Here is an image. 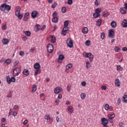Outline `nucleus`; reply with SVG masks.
I'll list each match as a JSON object with an SVG mask.
<instances>
[{
	"label": "nucleus",
	"instance_id": "obj_1",
	"mask_svg": "<svg viewBox=\"0 0 127 127\" xmlns=\"http://www.w3.org/2000/svg\"><path fill=\"white\" fill-rule=\"evenodd\" d=\"M0 9L1 11H5V10L7 11H9V10L11 9V6L7 5L6 3H3L1 5Z\"/></svg>",
	"mask_w": 127,
	"mask_h": 127
},
{
	"label": "nucleus",
	"instance_id": "obj_2",
	"mask_svg": "<svg viewBox=\"0 0 127 127\" xmlns=\"http://www.w3.org/2000/svg\"><path fill=\"white\" fill-rule=\"evenodd\" d=\"M83 57L85 58H89V60L90 62H92L93 60H94V55L92 54L91 53H87V52H83L82 54Z\"/></svg>",
	"mask_w": 127,
	"mask_h": 127
},
{
	"label": "nucleus",
	"instance_id": "obj_3",
	"mask_svg": "<svg viewBox=\"0 0 127 127\" xmlns=\"http://www.w3.org/2000/svg\"><path fill=\"white\" fill-rule=\"evenodd\" d=\"M21 72L20 67H15L12 71V74L14 76H18Z\"/></svg>",
	"mask_w": 127,
	"mask_h": 127
},
{
	"label": "nucleus",
	"instance_id": "obj_4",
	"mask_svg": "<svg viewBox=\"0 0 127 127\" xmlns=\"http://www.w3.org/2000/svg\"><path fill=\"white\" fill-rule=\"evenodd\" d=\"M6 80L7 83L8 84H10L12 82H15V78L14 77H11V78L9 77V76H7L6 77Z\"/></svg>",
	"mask_w": 127,
	"mask_h": 127
},
{
	"label": "nucleus",
	"instance_id": "obj_5",
	"mask_svg": "<svg viewBox=\"0 0 127 127\" xmlns=\"http://www.w3.org/2000/svg\"><path fill=\"white\" fill-rule=\"evenodd\" d=\"M47 49L48 52H49V53H52V52H53L54 48H53V45L52 44H49L47 46Z\"/></svg>",
	"mask_w": 127,
	"mask_h": 127
},
{
	"label": "nucleus",
	"instance_id": "obj_6",
	"mask_svg": "<svg viewBox=\"0 0 127 127\" xmlns=\"http://www.w3.org/2000/svg\"><path fill=\"white\" fill-rule=\"evenodd\" d=\"M66 43L68 47H69V48H72V47H73V41H72L71 39H67L66 40Z\"/></svg>",
	"mask_w": 127,
	"mask_h": 127
},
{
	"label": "nucleus",
	"instance_id": "obj_7",
	"mask_svg": "<svg viewBox=\"0 0 127 127\" xmlns=\"http://www.w3.org/2000/svg\"><path fill=\"white\" fill-rule=\"evenodd\" d=\"M63 91V89L60 87H56L54 89L55 94H59L61 92Z\"/></svg>",
	"mask_w": 127,
	"mask_h": 127
},
{
	"label": "nucleus",
	"instance_id": "obj_8",
	"mask_svg": "<svg viewBox=\"0 0 127 127\" xmlns=\"http://www.w3.org/2000/svg\"><path fill=\"white\" fill-rule=\"evenodd\" d=\"M66 110L68 111V114H71L74 112V107L72 106H69L66 108Z\"/></svg>",
	"mask_w": 127,
	"mask_h": 127
},
{
	"label": "nucleus",
	"instance_id": "obj_9",
	"mask_svg": "<svg viewBox=\"0 0 127 127\" xmlns=\"http://www.w3.org/2000/svg\"><path fill=\"white\" fill-rule=\"evenodd\" d=\"M31 15L32 18H36L38 16V12L37 11L34 10L31 12Z\"/></svg>",
	"mask_w": 127,
	"mask_h": 127
},
{
	"label": "nucleus",
	"instance_id": "obj_10",
	"mask_svg": "<svg viewBox=\"0 0 127 127\" xmlns=\"http://www.w3.org/2000/svg\"><path fill=\"white\" fill-rule=\"evenodd\" d=\"M69 30V28L68 27H64L62 31V34H63L64 36L67 34V31Z\"/></svg>",
	"mask_w": 127,
	"mask_h": 127
},
{
	"label": "nucleus",
	"instance_id": "obj_11",
	"mask_svg": "<svg viewBox=\"0 0 127 127\" xmlns=\"http://www.w3.org/2000/svg\"><path fill=\"white\" fill-rule=\"evenodd\" d=\"M103 126H107L108 125V120L105 118L101 119Z\"/></svg>",
	"mask_w": 127,
	"mask_h": 127
},
{
	"label": "nucleus",
	"instance_id": "obj_12",
	"mask_svg": "<svg viewBox=\"0 0 127 127\" xmlns=\"http://www.w3.org/2000/svg\"><path fill=\"white\" fill-rule=\"evenodd\" d=\"M64 55H60L59 57V60H58V63H60V64H61L62 63V61L64 60Z\"/></svg>",
	"mask_w": 127,
	"mask_h": 127
},
{
	"label": "nucleus",
	"instance_id": "obj_13",
	"mask_svg": "<svg viewBox=\"0 0 127 127\" xmlns=\"http://www.w3.org/2000/svg\"><path fill=\"white\" fill-rule=\"evenodd\" d=\"M114 33H115V32H114L113 30H112V29L110 30L109 33L108 34L109 37H110V38H113Z\"/></svg>",
	"mask_w": 127,
	"mask_h": 127
},
{
	"label": "nucleus",
	"instance_id": "obj_14",
	"mask_svg": "<svg viewBox=\"0 0 127 127\" xmlns=\"http://www.w3.org/2000/svg\"><path fill=\"white\" fill-rule=\"evenodd\" d=\"M115 86H117V87H120L121 86V81H120L119 78L115 79Z\"/></svg>",
	"mask_w": 127,
	"mask_h": 127
},
{
	"label": "nucleus",
	"instance_id": "obj_15",
	"mask_svg": "<svg viewBox=\"0 0 127 127\" xmlns=\"http://www.w3.org/2000/svg\"><path fill=\"white\" fill-rule=\"evenodd\" d=\"M123 27H127V19H124L122 21Z\"/></svg>",
	"mask_w": 127,
	"mask_h": 127
},
{
	"label": "nucleus",
	"instance_id": "obj_16",
	"mask_svg": "<svg viewBox=\"0 0 127 127\" xmlns=\"http://www.w3.org/2000/svg\"><path fill=\"white\" fill-rule=\"evenodd\" d=\"M126 7H125V8L122 7L120 9V12L121 13H122V14H126V13H127V11H126Z\"/></svg>",
	"mask_w": 127,
	"mask_h": 127
},
{
	"label": "nucleus",
	"instance_id": "obj_17",
	"mask_svg": "<svg viewBox=\"0 0 127 127\" xmlns=\"http://www.w3.org/2000/svg\"><path fill=\"white\" fill-rule=\"evenodd\" d=\"M88 31H89V29L87 27H84L82 30V32L84 34H87V33H88Z\"/></svg>",
	"mask_w": 127,
	"mask_h": 127
},
{
	"label": "nucleus",
	"instance_id": "obj_18",
	"mask_svg": "<svg viewBox=\"0 0 127 127\" xmlns=\"http://www.w3.org/2000/svg\"><path fill=\"white\" fill-rule=\"evenodd\" d=\"M45 120H47V122H50V121H51L52 118L50 117V115L47 114L45 115Z\"/></svg>",
	"mask_w": 127,
	"mask_h": 127
},
{
	"label": "nucleus",
	"instance_id": "obj_19",
	"mask_svg": "<svg viewBox=\"0 0 127 127\" xmlns=\"http://www.w3.org/2000/svg\"><path fill=\"white\" fill-rule=\"evenodd\" d=\"M49 38H51V42L52 43H55V41H56V38L53 36H49Z\"/></svg>",
	"mask_w": 127,
	"mask_h": 127
},
{
	"label": "nucleus",
	"instance_id": "obj_20",
	"mask_svg": "<svg viewBox=\"0 0 127 127\" xmlns=\"http://www.w3.org/2000/svg\"><path fill=\"white\" fill-rule=\"evenodd\" d=\"M52 21L54 23H57V22H58V21H59L58 17H53Z\"/></svg>",
	"mask_w": 127,
	"mask_h": 127
},
{
	"label": "nucleus",
	"instance_id": "obj_21",
	"mask_svg": "<svg viewBox=\"0 0 127 127\" xmlns=\"http://www.w3.org/2000/svg\"><path fill=\"white\" fill-rule=\"evenodd\" d=\"M111 26L113 27V28H115V27H117V23L115 21H113L111 23Z\"/></svg>",
	"mask_w": 127,
	"mask_h": 127
},
{
	"label": "nucleus",
	"instance_id": "obj_22",
	"mask_svg": "<svg viewBox=\"0 0 127 127\" xmlns=\"http://www.w3.org/2000/svg\"><path fill=\"white\" fill-rule=\"evenodd\" d=\"M34 69H40V64L38 63L35 64L34 65Z\"/></svg>",
	"mask_w": 127,
	"mask_h": 127
},
{
	"label": "nucleus",
	"instance_id": "obj_23",
	"mask_svg": "<svg viewBox=\"0 0 127 127\" xmlns=\"http://www.w3.org/2000/svg\"><path fill=\"white\" fill-rule=\"evenodd\" d=\"M2 42L3 44L5 45L7 44V43H8V42H9V41L7 39H3L2 40Z\"/></svg>",
	"mask_w": 127,
	"mask_h": 127
},
{
	"label": "nucleus",
	"instance_id": "obj_24",
	"mask_svg": "<svg viewBox=\"0 0 127 127\" xmlns=\"http://www.w3.org/2000/svg\"><path fill=\"white\" fill-rule=\"evenodd\" d=\"M37 90V86L36 85H33L32 86V93H34Z\"/></svg>",
	"mask_w": 127,
	"mask_h": 127
},
{
	"label": "nucleus",
	"instance_id": "obj_25",
	"mask_svg": "<svg viewBox=\"0 0 127 127\" xmlns=\"http://www.w3.org/2000/svg\"><path fill=\"white\" fill-rule=\"evenodd\" d=\"M80 98L82 100H85L86 98V94L85 93H81L80 94Z\"/></svg>",
	"mask_w": 127,
	"mask_h": 127
},
{
	"label": "nucleus",
	"instance_id": "obj_26",
	"mask_svg": "<svg viewBox=\"0 0 127 127\" xmlns=\"http://www.w3.org/2000/svg\"><path fill=\"white\" fill-rule=\"evenodd\" d=\"M123 68L121 66V65H117V71L118 72H121V71H123Z\"/></svg>",
	"mask_w": 127,
	"mask_h": 127
},
{
	"label": "nucleus",
	"instance_id": "obj_27",
	"mask_svg": "<svg viewBox=\"0 0 127 127\" xmlns=\"http://www.w3.org/2000/svg\"><path fill=\"white\" fill-rule=\"evenodd\" d=\"M23 33L25 34V35H27V36H30L31 33H30V31H24Z\"/></svg>",
	"mask_w": 127,
	"mask_h": 127
},
{
	"label": "nucleus",
	"instance_id": "obj_28",
	"mask_svg": "<svg viewBox=\"0 0 127 127\" xmlns=\"http://www.w3.org/2000/svg\"><path fill=\"white\" fill-rule=\"evenodd\" d=\"M93 16L94 18H98V17H100V16H101V14H98L97 13H94Z\"/></svg>",
	"mask_w": 127,
	"mask_h": 127
},
{
	"label": "nucleus",
	"instance_id": "obj_29",
	"mask_svg": "<svg viewBox=\"0 0 127 127\" xmlns=\"http://www.w3.org/2000/svg\"><path fill=\"white\" fill-rule=\"evenodd\" d=\"M102 24V19H98L96 22L97 26H100Z\"/></svg>",
	"mask_w": 127,
	"mask_h": 127
},
{
	"label": "nucleus",
	"instance_id": "obj_30",
	"mask_svg": "<svg viewBox=\"0 0 127 127\" xmlns=\"http://www.w3.org/2000/svg\"><path fill=\"white\" fill-rule=\"evenodd\" d=\"M123 103H127V95L125 94L123 96Z\"/></svg>",
	"mask_w": 127,
	"mask_h": 127
},
{
	"label": "nucleus",
	"instance_id": "obj_31",
	"mask_svg": "<svg viewBox=\"0 0 127 127\" xmlns=\"http://www.w3.org/2000/svg\"><path fill=\"white\" fill-rule=\"evenodd\" d=\"M41 72V70H40V69H37L35 71V75L37 76V75H38V74H40Z\"/></svg>",
	"mask_w": 127,
	"mask_h": 127
},
{
	"label": "nucleus",
	"instance_id": "obj_32",
	"mask_svg": "<svg viewBox=\"0 0 127 127\" xmlns=\"http://www.w3.org/2000/svg\"><path fill=\"white\" fill-rule=\"evenodd\" d=\"M23 74L24 75H26V76H28L29 75V71H28V70L25 69L23 70Z\"/></svg>",
	"mask_w": 127,
	"mask_h": 127
},
{
	"label": "nucleus",
	"instance_id": "obj_33",
	"mask_svg": "<svg viewBox=\"0 0 127 127\" xmlns=\"http://www.w3.org/2000/svg\"><path fill=\"white\" fill-rule=\"evenodd\" d=\"M108 118L109 119V120H113L114 118H115V114H109L108 115Z\"/></svg>",
	"mask_w": 127,
	"mask_h": 127
},
{
	"label": "nucleus",
	"instance_id": "obj_34",
	"mask_svg": "<svg viewBox=\"0 0 127 127\" xmlns=\"http://www.w3.org/2000/svg\"><path fill=\"white\" fill-rule=\"evenodd\" d=\"M102 11V8H98L95 10V13L100 14V13Z\"/></svg>",
	"mask_w": 127,
	"mask_h": 127
},
{
	"label": "nucleus",
	"instance_id": "obj_35",
	"mask_svg": "<svg viewBox=\"0 0 127 127\" xmlns=\"http://www.w3.org/2000/svg\"><path fill=\"white\" fill-rule=\"evenodd\" d=\"M86 68L87 69H89V68H90V67H91V64H90V62H89V61H86Z\"/></svg>",
	"mask_w": 127,
	"mask_h": 127
},
{
	"label": "nucleus",
	"instance_id": "obj_36",
	"mask_svg": "<svg viewBox=\"0 0 127 127\" xmlns=\"http://www.w3.org/2000/svg\"><path fill=\"white\" fill-rule=\"evenodd\" d=\"M73 64H69L66 66V69L69 70V69L71 68V67H72Z\"/></svg>",
	"mask_w": 127,
	"mask_h": 127
},
{
	"label": "nucleus",
	"instance_id": "obj_37",
	"mask_svg": "<svg viewBox=\"0 0 127 127\" xmlns=\"http://www.w3.org/2000/svg\"><path fill=\"white\" fill-rule=\"evenodd\" d=\"M4 63L7 64V65H9V64L11 63V60L8 59L5 61Z\"/></svg>",
	"mask_w": 127,
	"mask_h": 127
},
{
	"label": "nucleus",
	"instance_id": "obj_38",
	"mask_svg": "<svg viewBox=\"0 0 127 127\" xmlns=\"http://www.w3.org/2000/svg\"><path fill=\"white\" fill-rule=\"evenodd\" d=\"M114 50L115 52H120V51H121V49L119 48V47L116 46L115 47Z\"/></svg>",
	"mask_w": 127,
	"mask_h": 127
},
{
	"label": "nucleus",
	"instance_id": "obj_39",
	"mask_svg": "<svg viewBox=\"0 0 127 127\" xmlns=\"http://www.w3.org/2000/svg\"><path fill=\"white\" fill-rule=\"evenodd\" d=\"M69 25V21L67 20L64 22V26L65 27H68Z\"/></svg>",
	"mask_w": 127,
	"mask_h": 127
},
{
	"label": "nucleus",
	"instance_id": "obj_40",
	"mask_svg": "<svg viewBox=\"0 0 127 127\" xmlns=\"http://www.w3.org/2000/svg\"><path fill=\"white\" fill-rule=\"evenodd\" d=\"M19 63V61H16L14 62L13 66V67H15V66H17Z\"/></svg>",
	"mask_w": 127,
	"mask_h": 127
},
{
	"label": "nucleus",
	"instance_id": "obj_41",
	"mask_svg": "<svg viewBox=\"0 0 127 127\" xmlns=\"http://www.w3.org/2000/svg\"><path fill=\"white\" fill-rule=\"evenodd\" d=\"M85 45L86 46H90L91 45V42L89 40H87L85 42Z\"/></svg>",
	"mask_w": 127,
	"mask_h": 127
},
{
	"label": "nucleus",
	"instance_id": "obj_42",
	"mask_svg": "<svg viewBox=\"0 0 127 127\" xmlns=\"http://www.w3.org/2000/svg\"><path fill=\"white\" fill-rule=\"evenodd\" d=\"M100 3H101V2H100V1L99 0H96L95 1V4L96 5H97V6H98V5H100Z\"/></svg>",
	"mask_w": 127,
	"mask_h": 127
},
{
	"label": "nucleus",
	"instance_id": "obj_43",
	"mask_svg": "<svg viewBox=\"0 0 127 127\" xmlns=\"http://www.w3.org/2000/svg\"><path fill=\"white\" fill-rule=\"evenodd\" d=\"M109 105L108 104H105L104 106V109L106 111H108Z\"/></svg>",
	"mask_w": 127,
	"mask_h": 127
},
{
	"label": "nucleus",
	"instance_id": "obj_44",
	"mask_svg": "<svg viewBox=\"0 0 127 127\" xmlns=\"http://www.w3.org/2000/svg\"><path fill=\"white\" fill-rule=\"evenodd\" d=\"M17 17L18 18V19H22V17H23V14H20L19 15H18L17 16Z\"/></svg>",
	"mask_w": 127,
	"mask_h": 127
},
{
	"label": "nucleus",
	"instance_id": "obj_45",
	"mask_svg": "<svg viewBox=\"0 0 127 127\" xmlns=\"http://www.w3.org/2000/svg\"><path fill=\"white\" fill-rule=\"evenodd\" d=\"M57 3L56 2H54L52 5V8H55L57 6Z\"/></svg>",
	"mask_w": 127,
	"mask_h": 127
},
{
	"label": "nucleus",
	"instance_id": "obj_46",
	"mask_svg": "<svg viewBox=\"0 0 127 127\" xmlns=\"http://www.w3.org/2000/svg\"><path fill=\"white\" fill-rule=\"evenodd\" d=\"M62 12L63 13H65V12H66V7H63L62 8Z\"/></svg>",
	"mask_w": 127,
	"mask_h": 127
},
{
	"label": "nucleus",
	"instance_id": "obj_47",
	"mask_svg": "<svg viewBox=\"0 0 127 127\" xmlns=\"http://www.w3.org/2000/svg\"><path fill=\"white\" fill-rule=\"evenodd\" d=\"M122 102V100H121V98H119L117 100V105H118L119 106H120V104H121Z\"/></svg>",
	"mask_w": 127,
	"mask_h": 127
},
{
	"label": "nucleus",
	"instance_id": "obj_48",
	"mask_svg": "<svg viewBox=\"0 0 127 127\" xmlns=\"http://www.w3.org/2000/svg\"><path fill=\"white\" fill-rule=\"evenodd\" d=\"M72 3H73V0H68L67 4H69V5H71Z\"/></svg>",
	"mask_w": 127,
	"mask_h": 127
},
{
	"label": "nucleus",
	"instance_id": "obj_49",
	"mask_svg": "<svg viewBox=\"0 0 127 127\" xmlns=\"http://www.w3.org/2000/svg\"><path fill=\"white\" fill-rule=\"evenodd\" d=\"M57 15H58V13L56 11L54 12L52 14V16H57Z\"/></svg>",
	"mask_w": 127,
	"mask_h": 127
},
{
	"label": "nucleus",
	"instance_id": "obj_50",
	"mask_svg": "<svg viewBox=\"0 0 127 127\" xmlns=\"http://www.w3.org/2000/svg\"><path fill=\"white\" fill-rule=\"evenodd\" d=\"M71 85H68L67 87V91L68 92H70V90H71Z\"/></svg>",
	"mask_w": 127,
	"mask_h": 127
},
{
	"label": "nucleus",
	"instance_id": "obj_51",
	"mask_svg": "<svg viewBox=\"0 0 127 127\" xmlns=\"http://www.w3.org/2000/svg\"><path fill=\"white\" fill-rule=\"evenodd\" d=\"M101 38H102V39H104V38H105V33H101Z\"/></svg>",
	"mask_w": 127,
	"mask_h": 127
},
{
	"label": "nucleus",
	"instance_id": "obj_52",
	"mask_svg": "<svg viewBox=\"0 0 127 127\" xmlns=\"http://www.w3.org/2000/svg\"><path fill=\"white\" fill-rule=\"evenodd\" d=\"M15 13L16 16H17L18 15H19V14H20V11H16Z\"/></svg>",
	"mask_w": 127,
	"mask_h": 127
},
{
	"label": "nucleus",
	"instance_id": "obj_53",
	"mask_svg": "<svg viewBox=\"0 0 127 127\" xmlns=\"http://www.w3.org/2000/svg\"><path fill=\"white\" fill-rule=\"evenodd\" d=\"M14 110H18L19 107L18 105H15L13 108Z\"/></svg>",
	"mask_w": 127,
	"mask_h": 127
},
{
	"label": "nucleus",
	"instance_id": "obj_54",
	"mask_svg": "<svg viewBox=\"0 0 127 127\" xmlns=\"http://www.w3.org/2000/svg\"><path fill=\"white\" fill-rule=\"evenodd\" d=\"M19 55L20 56H23L24 55V52L22 51H20L19 52Z\"/></svg>",
	"mask_w": 127,
	"mask_h": 127
},
{
	"label": "nucleus",
	"instance_id": "obj_55",
	"mask_svg": "<svg viewBox=\"0 0 127 127\" xmlns=\"http://www.w3.org/2000/svg\"><path fill=\"white\" fill-rule=\"evenodd\" d=\"M16 9L17 11H20L21 8H20V6H18L16 7Z\"/></svg>",
	"mask_w": 127,
	"mask_h": 127
},
{
	"label": "nucleus",
	"instance_id": "obj_56",
	"mask_svg": "<svg viewBox=\"0 0 127 127\" xmlns=\"http://www.w3.org/2000/svg\"><path fill=\"white\" fill-rule=\"evenodd\" d=\"M60 102V101H59V100H58V99L55 100V103L57 106H58V105H59Z\"/></svg>",
	"mask_w": 127,
	"mask_h": 127
},
{
	"label": "nucleus",
	"instance_id": "obj_57",
	"mask_svg": "<svg viewBox=\"0 0 127 127\" xmlns=\"http://www.w3.org/2000/svg\"><path fill=\"white\" fill-rule=\"evenodd\" d=\"M102 16H104V17H107V16H109V14L103 13Z\"/></svg>",
	"mask_w": 127,
	"mask_h": 127
},
{
	"label": "nucleus",
	"instance_id": "obj_58",
	"mask_svg": "<svg viewBox=\"0 0 127 127\" xmlns=\"http://www.w3.org/2000/svg\"><path fill=\"white\" fill-rule=\"evenodd\" d=\"M2 29L3 30H5V29H6V25H4L2 27Z\"/></svg>",
	"mask_w": 127,
	"mask_h": 127
},
{
	"label": "nucleus",
	"instance_id": "obj_59",
	"mask_svg": "<svg viewBox=\"0 0 127 127\" xmlns=\"http://www.w3.org/2000/svg\"><path fill=\"white\" fill-rule=\"evenodd\" d=\"M81 85H82V86H86V85H87V83H86L85 81H82V82H81Z\"/></svg>",
	"mask_w": 127,
	"mask_h": 127
},
{
	"label": "nucleus",
	"instance_id": "obj_60",
	"mask_svg": "<svg viewBox=\"0 0 127 127\" xmlns=\"http://www.w3.org/2000/svg\"><path fill=\"white\" fill-rule=\"evenodd\" d=\"M12 113V109H10L9 112L8 117H9L10 115H11Z\"/></svg>",
	"mask_w": 127,
	"mask_h": 127
},
{
	"label": "nucleus",
	"instance_id": "obj_61",
	"mask_svg": "<svg viewBox=\"0 0 127 127\" xmlns=\"http://www.w3.org/2000/svg\"><path fill=\"white\" fill-rule=\"evenodd\" d=\"M102 90H107V86L103 85L102 86Z\"/></svg>",
	"mask_w": 127,
	"mask_h": 127
},
{
	"label": "nucleus",
	"instance_id": "obj_62",
	"mask_svg": "<svg viewBox=\"0 0 127 127\" xmlns=\"http://www.w3.org/2000/svg\"><path fill=\"white\" fill-rule=\"evenodd\" d=\"M27 123H28V121H27V120H26L23 122V124L25 125L27 124Z\"/></svg>",
	"mask_w": 127,
	"mask_h": 127
},
{
	"label": "nucleus",
	"instance_id": "obj_63",
	"mask_svg": "<svg viewBox=\"0 0 127 127\" xmlns=\"http://www.w3.org/2000/svg\"><path fill=\"white\" fill-rule=\"evenodd\" d=\"M123 51H127V48L125 47L122 49Z\"/></svg>",
	"mask_w": 127,
	"mask_h": 127
},
{
	"label": "nucleus",
	"instance_id": "obj_64",
	"mask_svg": "<svg viewBox=\"0 0 127 127\" xmlns=\"http://www.w3.org/2000/svg\"><path fill=\"white\" fill-rule=\"evenodd\" d=\"M58 99H62V94H59L58 96Z\"/></svg>",
	"mask_w": 127,
	"mask_h": 127
}]
</instances>
